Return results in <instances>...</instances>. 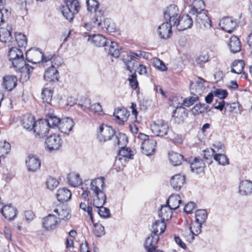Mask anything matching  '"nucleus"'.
<instances>
[{"mask_svg": "<svg viewBox=\"0 0 252 252\" xmlns=\"http://www.w3.org/2000/svg\"><path fill=\"white\" fill-rule=\"evenodd\" d=\"M8 56L10 61L12 62L17 58L23 57V52L16 47H11L8 52Z\"/></svg>", "mask_w": 252, "mask_h": 252, "instance_id": "c03bdc74", "label": "nucleus"}, {"mask_svg": "<svg viewBox=\"0 0 252 252\" xmlns=\"http://www.w3.org/2000/svg\"><path fill=\"white\" fill-rule=\"evenodd\" d=\"M53 212L56 214V216L57 215L58 216L57 219L59 220L60 222L61 220H68L71 217L70 210L65 205H58L54 210Z\"/></svg>", "mask_w": 252, "mask_h": 252, "instance_id": "2eb2a0df", "label": "nucleus"}, {"mask_svg": "<svg viewBox=\"0 0 252 252\" xmlns=\"http://www.w3.org/2000/svg\"><path fill=\"white\" fill-rule=\"evenodd\" d=\"M159 234H153L151 233L150 235L147 238L144 243V248L147 250V252H152V250L158 248V243L159 239Z\"/></svg>", "mask_w": 252, "mask_h": 252, "instance_id": "f3484780", "label": "nucleus"}, {"mask_svg": "<svg viewBox=\"0 0 252 252\" xmlns=\"http://www.w3.org/2000/svg\"><path fill=\"white\" fill-rule=\"evenodd\" d=\"M53 91L48 88H45L42 90L41 97L44 102L49 104L52 98Z\"/></svg>", "mask_w": 252, "mask_h": 252, "instance_id": "8fccbe9b", "label": "nucleus"}, {"mask_svg": "<svg viewBox=\"0 0 252 252\" xmlns=\"http://www.w3.org/2000/svg\"><path fill=\"white\" fill-rule=\"evenodd\" d=\"M10 145L8 142H0V157L7 154L10 150Z\"/></svg>", "mask_w": 252, "mask_h": 252, "instance_id": "bf43d9fd", "label": "nucleus"}, {"mask_svg": "<svg viewBox=\"0 0 252 252\" xmlns=\"http://www.w3.org/2000/svg\"><path fill=\"white\" fill-rule=\"evenodd\" d=\"M15 41L19 47H25L27 44L25 35L21 33H15Z\"/></svg>", "mask_w": 252, "mask_h": 252, "instance_id": "864d4df0", "label": "nucleus"}, {"mask_svg": "<svg viewBox=\"0 0 252 252\" xmlns=\"http://www.w3.org/2000/svg\"><path fill=\"white\" fill-rule=\"evenodd\" d=\"M36 124L34 117L31 115L24 116L22 120V126L23 127L29 131L32 130Z\"/></svg>", "mask_w": 252, "mask_h": 252, "instance_id": "c85d7f7f", "label": "nucleus"}, {"mask_svg": "<svg viewBox=\"0 0 252 252\" xmlns=\"http://www.w3.org/2000/svg\"><path fill=\"white\" fill-rule=\"evenodd\" d=\"M50 61L51 63V67L57 68L60 66L63 63V59L60 56H54L51 58H47V62Z\"/></svg>", "mask_w": 252, "mask_h": 252, "instance_id": "603ef678", "label": "nucleus"}, {"mask_svg": "<svg viewBox=\"0 0 252 252\" xmlns=\"http://www.w3.org/2000/svg\"><path fill=\"white\" fill-rule=\"evenodd\" d=\"M239 192L242 195H248L252 193V182L249 180L241 181L239 185Z\"/></svg>", "mask_w": 252, "mask_h": 252, "instance_id": "e433bc0d", "label": "nucleus"}, {"mask_svg": "<svg viewBox=\"0 0 252 252\" xmlns=\"http://www.w3.org/2000/svg\"><path fill=\"white\" fill-rule=\"evenodd\" d=\"M128 80L131 88L133 89H136L138 86V83L136 79V74L133 73L130 75L129 77Z\"/></svg>", "mask_w": 252, "mask_h": 252, "instance_id": "774afa93", "label": "nucleus"}, {"mask_svg": "<svg viewBox=\"0 0 252 252\" xmlns=\"http://www.w3.org/2000/svg\"><path fill=\"white\" fill-rule=\"evenodd\" d=\"M105 50L108 54L117 58L120 55L121 47L116 42L111 41L110 45L105 46Z\"/></svg>", "mask_w": 252, "mask_h": 252, "instance_id": "393cba45", "label": "nucleus"}, {"mask_svg": "<svg viewBox=\"0 0 252 252\" xmlns=\"http://www.w3.org/2000/svg\"><path fill=\"white\" fill-rule=\"evenodd\" d=\"M68 182L72 187H77L82 184V180L78 174L70 173L67 176Z\"/></svg>", "mask_w": 252, "mask_h": 252, "instance_id": "37998d69", "label": "nucleus"}, {"mask_svg": "<svg viewBox=\"0 0 252 252\" xmlns=\"http://www.w3.org/2000/svg\"><path fill=\"white\" fill-rule=\"evenodd\" d=\"M33 130L36 138H41L46 136L48 133L49 127L46 122L41 120L36 122Z\"/></svg>", "mask_w": 252, "mask_h": 252, "instance_id": "ddd939ff", "label": "nucleus"}, {"mask_svg": "<svg viewBox=\"0 0 252 252\" xmlns=\"http://www.w3.org/2000/svg\"><path fill=\"white\" fill-rule=\"evenodd\" d=\"M66 5L61 7L62 13L64 17L69 21L73 20L74 16L80 9L78 0H65Z\"/></svg>", "mask_w": 252, "mask_h": 252, "instance_id": "7ed1b4c3", "label": "nucleus"}, {"mask_svg": "<svg viewBox=\"0 0 252 252\" xmlns=\"http://www.w3.org/2000/svg\"><path fill=\"white\" fill-rule=\"evenodd\" d=\"M204 158L206 159L209 160L208 162L209 163H211L212 162V158L213 155L215 153V151L214 149H207L206 150H204Z\"/></svg>", "mask_w": 252, "mask_h": 252, "instance_id": "338daca9", "label": "nucleus"}, {"mask_svg": "<svg viewBox=\"0 0 252 252\" xmlns=\"http://www.w3.org/2000/svg\"><path fill=\"white\" fill-rule=\"evenodd\" d=\"M231 72L236 74H241L244 68L245 63L242 60L235 61L232 64Z\"/></svg>", "mask_w": 252, "mask_h": 252, "instance_id": "49530a36", "label": "nucleus"}, {"mask_svg": "<svg viewBox=\"0 0 252 252\" xmlns=\"http://www.w3.org/2000/svg\"><path fill=\"white\" fill-rule=\"evenodd\" d=\"M46 148L49 152L58 150L62 146V140L60 136L55 134L48 137L45 141Z\"/></svg>", "mask_w": 252, "mask_h": 252, "instance_id": "0eeeda50", "label": "nucleus"}, {"mask_svg": "<svg viewBox=\"0 0 252 252\" xmlns=\"http://www.w3.org/2000/svg\"><path fill=\"white\" fill-rule=\"evenodd\" d=\"M209 106L206 104H201L200 103L196 104L191 109V112L194 116H198L199 114L203 113L207 110Z\"/></svg>", "mask_w": 252, "mask_h": 252, "instance_id": "de8ad7c7", "label": "nucleus"}, {"mask_svg": "<svg viewBox=\"0 0 252 252\" xmlns=\"http://www.w3.org/2000/svg\"><path fill=\"white\" fill-rule=\"evenodd\" d=\"M113 115L116 119L120 121L119 123H120L127 121L129 113L125 108H120L115 110Z\"/></svg>", "mask_w": 252, "mask_h": 252, "instance_id": "58836bf2", "label": "nucleus"}, {"mask_svg": "<svg viewBox=\"0 0 252 252\" xmlns=\"http://www.w3.org/2000/svg\"><path fill=\"white\" fill-rule=\"evenodd\" d=\"M1 213L6 219L11 220L16 216L17 210L11 205H5L1 209Z\"/></svg>", "mask_w": 252, "mask_h": 252, "instance_id": "5701e85b", "label": "nucleus"}, {"mask_svg": "<svg viewBox=\"0 0 252 252\" xmlns=\"http://www.w3.org/2000/svg\"><path fill=\"white\" fill-rule=\"evenodd\" d=\"M133 156V152L129 148L125 146L123 148H121L117 159L121 161L123 160L124 161H126L129 159H132Z\"/></svg>", "mask_w": 252, "mask_h": 252, "instance_id": "b1692460", "label": "nucleus"}, {"mask_svg": "<svg viewBox=\"0 0 252 252\" xmlns=\"http://www.w3.org/2000/svg\"><path fill=\"white\" fill-rule=\"evenodd\" d=\"M74 125V123L71 118H65L62 119L58 128L62 133L68 134L71 130Z\"/></svg>", "mask_w": 252, "mask_h": 252, "instance_id": "412c9836", "label": "nucleus"}, {"mask_svg": "<svg viewBox=\"0 0 252 252\" xmlns=\"http://www.w3.org/2000/svg\"><path fill=\"white\" fill-rule=\"evenodd\" d=\"M214 95L220 99V100H223L224 98L227 97L228 93L225 90L217 89L214 92Z\"/></svg>", "mask_w": 252, "mask_h": 252, "instance_id": "69168bd1", "label": "nucleus"}, {"mask_svg": "<svg viewBox=\"0 0 252 252\" xmlns=\"http://www.w3.org/2000/svg\"><path fill=\"white\" fill-rule=\"evenodd\" d=\"M231 52L233 53H238L241 49V43L238 37L236 36H232L229 39L228 44Z\"/></svg>", "mask_w": 252, "mask_h": 252, "instance_id": "bb28decb", "label": "nucleus"}, {"mask_svg": "<svg viewBox=\"0 0 252 252\" xmlns=\"http://www.w3.org/2000/svg\"><path fill=\"white\" fill-rule=\"evenodd\" d=\"M173 24L166 22L160 25L158 29V33L161 39H166L169 38L172 34V26Z\"/></svg>", "mask_w": 252, "mask_h": 252, "instance_id": "4468645a", "label": "nucleus"}, {"mask_svg": "<svg viewBox=\"0 0 252 252\" xmlns=\"http://www.w3.org/2000/svg\"><path fill=\"white\" fill-rule=\"evenodd\" d=\"M179 10L175 4H171L167 7L164 12V18L166 22L172 23L174 25V21L178 20L179 16Z\"/></svg>", "mask_w": 252, "mask_h": 252, "instance_id": "6e6552de", "label": "nucleus"}, {"mask_svg": "<svg viewBox=\"0 0 252 252\" xmlns=\"http://www.w3.org/2000/svg\"><path fill=\"white\" fill-rule=\"evenodd\" d=\"M153 133L158 136L163 137L167 134L169 126L167 123L162 120H158L151 126Z\"/></svg>", "mask_w": 252, "mask_h": 252, "instance_id": "423d86ee", "label": "nucleus"}, {"mask_svg": "<svg viewBox=\"0 0 252 252\" xmlns=\"http://www.w3.org/2000/svg\"><path fill=\"white\" fill-rule=\"evenodd\" d=\"M88 10L92 12H94V20L93 21L94 24H96V25H94L97 28L98 31H101L103 29L102 24V18L103 17V12L101 10H97L99 3L96 0H87V2Z\"/></svg>", "mask_w": 252, "mask_h": 252, "instance_id": "20e7f679", "label": "nucleus"}, {"mask_svg": "<svg viewBox=\"0 0 252 252\" xmlns=\"http://www.w3.org/2000/svg\"><path fill=\"white\" fill-rule=\"evenodd\" d=\"M123 61L126 65L127 70L130 72H132L134 67L138 65L137 62L135 60H132L131 57H129L127 55L124 57Z\"/></svg>", "mask_w": 252, "mask_h": 252, "instance_id": "a18cd8bd", "label": "nucleus"}, {"mask_svg": "<svg viewBox=\"0 0 252 252\" xmlns=\"http://www.w3.org/2000/svg\"><path fill=\"white\" fill-rule=\"evenodd\" d=\"M208 214L205 210H198L195 214V222L202 224L205 222Z\"/></svg>", "mask_w": 252, "mask_h": 252, "instance_id": "09e8293b", "label": "nucleus"}, {"mask_svg": "<svg viewBox=\"0 0 252 252\" xmlns=\"http://www.w3.org/2000/svg\"><path fill=\"white\" fill-rule=\"evenodd\" d=\"M79 105L81 106V108L83 110H84L85 108H89L91 111L95 113H99L102 111V107L99 103H96L91 105V101L88 98H85V102Z\"/></svg>", "mask_w": 252, "mask_h": 252, "instance_id": "473e14b6", "label": "nucleus"}, {"mask_svg": "<svg viewBox=\"0 0 252 252\" xmlns=\"http://www.w3.org/2000/svg\"><path fill=\"white\" fill-rule=\"evenodd\" d=\"M166 228V225L163 220L155 221L151 228V233L153 234H159V236L162 234Z\"/></svg>", "mask_w": 252, "mask_h": 252, "instance_id": "a878e982", "label": "nucleus"}, {"mask_svg": "<svg viewBox=\"0 0 252 252\" xmlns=\"http://www.w3.org/2000/svg\"><path fill=\"white\" fill-rule=\"evenodd\" d=\"M26 56L27 60L32 63H39L41 61L43 63L47 62V57H44L43 53L38 50H30L27 52Z\"/></svg>", "mask_w": 252, "mask_h": 252, "instance_id": "9b49d317", "label": "nucleus"}, {"mask_svg": "<svg viewBox=\"0 0 252 252\" xmlns=\"http://www.w3.org/2000/svg\"><path fill=\"white\" fill-rule=\"evenodd\" d=\"M193 24V21L191 17L189 15H184L182 17L179 16L176 22L174 21L173 26H176L179 31H184L190 28Z\"/></svg>", "mask_w": 252, "mask_h": 252, "instance_id": "1a4fd4ad", "label": "nucleus"}, {"mask_svg": "<svg viewBox=\"0 0 252 252\" xmlns=\"http://www.w3.org/2000/svg\"><path fill=\"white\" fill-rule=\"evenodd\" d=\"M189 162L191 171L195 172L196 173L203 171L205 166L203 160L199 158H194L192 161L190 160Z\"/></svg>", "mask_w": 252, "mask_h": 252, "instance_id": "4be33fe9", "label": "nucleus"}, {"mask_svg": "<svg viewBox=\"0 0 252 252\" xmlns=\"http://www.w3.org/2000/svg\"><path fill=\"white\" fill-rule=\"evenodd\" d=\"M26 164L28 170L32 172H34L37 169H38L40 167L39 160L33 156H29L28 159L26 160Z\"/></svg>", "mask_w": 252, "mask_h": 252, "instance_id": "2f4dec72", "label": "nucleus"}, {"mask_svg": "<svg viewBox=\"0 0 252 252\" xmlns=\"http://www.w3.org/2000/svg\"><path fill=\"white\" fill-rule=\"evenodd\" d=\"M202 224L194 222L189 227L190 232L194 235H198L201 231Z\"/></svg>", "mask_w": 252, "mask_h": 252, "instance_id": "13d9d810", "label": "nucleus"}, {"mask_svg": "<svg viewBox=\"0 0 252 252\" xmlns=\"http://www.w3.org/2000/svg\"><path fill=\"white\" fill-rule=\"evenodd\" d=\"M183 158L182 155L177 153L172 152L169 154V161L174 166L180 165Z\"/></svg>", "mask_w": 252, "mask_h": 252, "instance_id": "79ce46f5", "label": "nucleus"}, {"mask_svg": "<svg viewBox=\"0 0 252 252\" xmlns=\"http://www.w3.org/2000/svg\"><path fill=\"white\" fill-rule=\"evenodd\" d=\"M93 232L96 237H101L105 234L104 227L101 224H95L94 225Z\"/></svg>", "mask_w": 252, "mask_h": 252, "instance_id": "052dcab7", "label": "nucleus"}, {"mask_svg": "<svg viewBox=\"0 0 252 252\" xmlns=\"http://www.w3.org/2000/svg\"><path fill=\"white\" fill-rule=\"evenodd\" d=\"M239 104L238 103H226L225 107V112L237 113L239 110Z\"/></svg>", "mask_w": 252, "mask_h": 252, "instance_id": "0e129e2a", "label": "nucleus"}, {"mask_svg": "<svg viewBox=\"0 0 252 252\" xmlns=\"http://www.w3.org/2000/svg\"><path fill=\"white\" fill-rule=\"evenodd\" d=\"M57 199L61 202L68 201L71 196V191L65 188L59 189L56 194Z\"/></svg>", "mask_w": 252, "mask_h": 252, "instance_id": "72a5a7b5", "label": "nucleus"}, {"mask_svg": "<svg viewBox=\"0 0 252 252\" xmlns=\"http://www.w3.org/2000/svg\"><path fill=\"white\" fill-rule=\"evenodd\" d=\"M11 62L14 68L19 71H20L22 68H23L24 66L26 65L24 57L17 58Z\"/></svg>", "mask_w": 252, "mask_h": 252, "instance_id": "4d7b16f0", "label": "nucleus"}, {"mask_svg": "<svg viewBox=\"0 0 252 252\" xmlns=\"http://www.w3.org/2000/svg\"><path fill=\"white\" fill-rule=\"evenodd\" d=\"M17 77L15 75H4L2 78V88L6 91H12L17 86Z\"/></svg>", "mask_w": 252, "mask_h": 252, "instance_id": "f8f14e48", "label": "nucleus"}, {"mask_svg": "<svg viewBox=\"0 0 252 252\" xmlns=\"http://www.w3.org/2000/svg\"><path fill=\"white\" fill-rule=\"evenodd\" d=\"M91 35H89L88 40H91L92 42L95 46L98 47H105L107 46V44H108V42L101 34H94L90 39Z\"/></svg>", "mask_w": 252, "mask_h": 252, "instance_id": "cd10ccee", "label": "nucleus"}, {"mask_svg": "<svg viewBox=\"0 0 252 252\" xmlns=\"http://www.w3.org/2000/svg\"><path fill=\"white\" fill-rule=\"evenodd\" d=\"M139 142L141 143V152L146 156L153 155L156 151L157 141L154 138L143 133H139L137 137Z\"/></svg>", "mask_w": 252, "mask_h": 252, "instance_id": "f03ea898", "label": "nucleus"}, {"mask_svg": "<svg viewBox=\"0 0 252 252\" xmlns=\"http://www.w3.org/2000/svg\"><path fill=\"white\" fill-rule=\"evenodd\" d=\"M62 120L56 117L52 113H49L47 115L44 121L46 123L49 127L54 128L58 127Z\"/></svg>", "mask_w": 252, "mask_h": 252, "instance_id": "f704fd0d", "label": "nucleus"}, {"mask_svg": "<svg viewBox=\"0 0 252 252\" xmlns=\"http://www.w3.org/2000/svg\"><path fill=\"white\" fill-rule=\"evenodd\" d=\"M151 62L154 66L161 71H165L167 69V67L163 63V62L159 60L158 58H153Z\"/></svg>", "mask_w": 252, "mask_h": 252, "instance_id": "6e6d98bb", "label": "nucleus"}, {"mask_svg": "<svg viewBox=\"0 0 252 252\" xmlns=\"http://www.w3.org/2000/svg\"><path fill=\"white\" fill-rule=\"evenodd\" d=\"M205 80L201 78H198L194 85H190V91L191 94H196L198 96L201 95L205 89L204 83Z\"/></svg>", "mask_w": 252, "mask_h": 252, "instance_id": "6ab92c4d", "label": "nucleus"}, {"mask_svg": "<svg viewBox=\"0 0 252 252\" xmlns=\"http://www.w3.org/2000/svg\"><path fill=\"white\" fill-rule=\"evenodd\" d=\"M236 25V21L229 17L222 18L220 22V26L221 29L228 33H231Z\"/></svg>", "mask_w": 252, "mask_h": 252, "instance_id": "a211bd4d", "label": "nucleus"}, {"mask_svg": "<svg viewBox=\"0 0 252 252\" xmlns=\"http://www.w3.org/2000/svg\"><path fill=\"white\" fill-rule=\"evenodd\" d=\"M105 178L103 177L97 178L91 183V190L94 192L95 198L94 199V205L97 209L98 214L102 218H109L111 216L110 210L103 207L106 202V196L103 189L105 187Z\"/></svg>", "mask_w": 252, "mask_h": 252, "instance_id": "f257e3e1", "label": "nucleus"}, {"mask_svg": "<svg viewBox=\"0 0 252 252\" xmlns=\"http://www.w3.org/2000/svg\"><path fill=\"white\" fill-rule=\"evenodd\" d=\"M12 29L11 26H7L6 28H0V41L8 44V46H10L13 42L12 41Z\"/></svg>", "mask_w": 252, "mask_h": 252, "instance_id": "dca6fc26", "label": "nucleus"}, {"mask_svg": "<svg viewBox=\"0 0 252 252\" xmlns=\"http://www.w3.org/2000/svg\"><path fill=\"white\" fill-rule=\"evenodd\" d=\"M127 138L126 134L119 133L115 135L113 143L114 145H118L120 148L126 146L127 143Z\"/></svg>", "mask_w": 252, "mask_h": 252, "instance_id": "a19ab883", "label": "nucleus"}, {"mask_svg": "<svg viewBox=\"0 0 252 252\" xmlns=\"http://www.w3.org/2000/svg\"><path fill=\"white\" fill-rule=\"evenodd\" d=\"M182 200L178 194H173L169 196L166 202V205L172 210H176L180 206Z\"/></svg>", "mask_w": 252, "mask_h": 252, "instance_id": "c9c22d12", "label": "nucleus"}, {"mask_svg": "<svg viewBox=\"0 0 252 252\" xmlns=\"http://www.w3.org/2000/svg\"><path fill=\"white\" fill-rule=\"evenodd\" d=\"M190 7L189 14H196L198 12L203 11L205 5L203 0H193Z\"/></svg>", "mask_w": 252, "mask_h": 252, "instance_id": "7c9ffc66", "label": "nucleus"}, {"mask_svg": "<svg viewBox=\"0 0 252 252\" xmlns=\"http://www.w3.org/2000/svg\"><path fill=\"white\" fill-rule=\"evenodd\" d=\"M190 14L195 16V21L197 23L202 24L204 26H206V24L210 26L211 21L205 12L201 11L196 13V14Z\"/></svg>", "mask_w": 252, "mask_h": 252, "instance_id": "ea45409f", "label": "nucleus"}, {"mask_svg": "<svg viewBox=\"0 0 252 252\" xmlns=\"http://www.w3.org/2000/svg\"><path fill=\"white\" fill-rule=\"evenodd\" d=\"M185 177L180 174H177L172 177L170 184L173 189L178 191L183 187L185 183Z\"/></svg>", "mask_w": 252, "mask_h": 252, "instance_id": "aec40b11", "label": "nucleus"}, {"mask_svg": "<svg viewBox=\"0 0 252 252\" xmlns=\"http://www.w3.org/2000/svg\"><path fill=\"white\" fill-rule=\"evenodd\" d=\"M214 158L220 165H225L229 164L228 158L223 154H216L214 156Z\"/></svg>", "mask_w": 252, "mask_h": 252, "instance_id": "5fc2aeb1", "label": "nucleus"}, {"mask_svg": "<svg viewBox=\"0 0 252 252\" xmlns=\"http://www.w3.org/2000/svg\"><path fill=\"white\" fill-rule=\"evenodd\" d=\"M184 100L183 104L186 107H189L199 100V96L196 94H191Z\"/></svg>", "mask_w": 252, "mask_h": 252, "instance_id": "e2e57ef3", "label": "nucleus"}, {"mask_svg": "<svg viewBox=\"0 0 252 252\" xmlns=\"http://www.w3.org/2000/svg\"><path fill=\"white\" fill-rule=\"evenodd\" d=\"M44 79L48 82L58 81V71L55 68L50 67L45 72Z\"/></svg>", "mask_w": 252, "mask_h": 252, "instance_id": "c756f323", "label": "nucleus"}, {"mask_svg": "<svg viewBox=\"0 0 252 252\" xmlns=\"http://www.w3.org/2000/svg\"><path fill=\"white\" fill-rule=\"evenodd\" d=\"M59 184V181L56 178H53L52 177L50 176L47 179V187L51 190H53L56 189L58 186Z\"/></svg>", "mask_w": 252, "mask_h": 252, "instance_id": "680f3d73", "label": "nucleus"}, {"mask_svg": "<svg viewBox=\"0 0 252 252\" xmlns=\"http://www.w3.org/2000/svg\"><path fill=\"white\" fill-rule=\"evenodd\" d=\"M172 209L167 205L162 206L160 210L158 211V216L161 220L165 222L170 219L172 215Z\"/></svg>", "mask_w": 252, "mask_h": 252, "instance_id": "4c0bfd02", "label": "nucleus"}, {"mask_svg": "<svg viewBox=\"0 0 252 252\" xmlns=\"http://www.w3.org/2000/svg\"><path fill=\"white\" fill-rule=\"evenodd\" d=\"M104 26L108 32H114L116 31V24L110 19L107 18L104 20Z\"/></svg>", "mask_w": 252, "mask_h": 252, "instance_id": "3c124183", "label": "nucleus"}, {"mask_svg": "<svg viewBox=\"0 0 252 252\" xmlns=\"http://www.w3.org/2000/svg\"><path fill=\"white\" fill-rule=\"evenodd\" d=\"M60 223V220L55 214H49L42 219V226L47 231H52L56 229Z\"/></svg>", "mask_w": 252, "mask_h": 252, "instance_id": "9d476101", "label": "nucleus"}, {"mask_svg": "<svg viewBox=\"0 0 252 252\" xmlns=\"http://www.w3.org/2000/svg\"><path fill=\"white\" fill-rule=\"evenodd\" d=\"M115 135V130L111 126L103 124L99 127L97 139L100 142H105L114 138Z\"/></svg>", "mask_w": 252, "mask_h": 252, "instance_id": "39448f33", "label": "nucleus"}]
</instances>
